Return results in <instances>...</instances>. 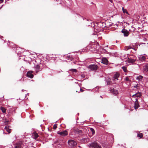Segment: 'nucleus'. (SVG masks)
<instances>
[{
	"label": "nucleus",
	"instance_id": "obj_19",
	"mask_svg": "<svg viewBox=\"0 0 148 148\" xmlns=\"http://www.w3.org/2000/svg\"><path fill=\"white\" fill-rule=\"evenodd\" d=\"M141 93L139 92L135 94L134 95H133L132 96V97H134L135 96L136 97H140L141 96Z\"/></svg>",
	"mask_w": 148,
	"mask_h": 148
},
{
	"label": "nucleus",
	"instance_id": "obj_2",
	"mask_svg": "<svg viewBox=\"0 0 148 148\" xmlns=\"http://www.w3.org/2000/svg\"><path fill=\"white\" fill-rule=\"evenodd\" d=\"M68 143L69 145L71 147H75V146L77 144V143L73 140H70L68 141Z\"/></svg>",
	"mask_w": 148,
	"mask_h": 148
},
{
	"label": "nucleus",
	"instance_id": "obj_12",
	"mask_svg": "<svg viewBox=\"0 0 148 148\" xmlns=\"http://www.w3.org/2000/svg\"><path fill=\"white\" fill-rule=\"evenodd\" d=\"M139 107V105L138 103V101L137 99H136V101L135 102L134 104V108L135 109H136Z\"/></svg>",
	"mask_w": 148,
	"mask_h": 148
},
{
	"label": "nucleus",
	"instance_id": "obj_34",
	"mask_svg": "<svg viewBox=\"0 0 148 148\" xmlns=\"http://www.w3.org/2000/svg\"><path fill=\"white\" fill-rule=\"evenodd\" d=\"M88 25L89 26H91V27L93 26L92 23H90V24L88 23Z\"/></svg>",
	"mask_w": 148,
	"mask_h": 148
},
{
	"label": "nucleus",
	"instance_id": "obj_42",
	"mask_svg": "<svg viewBox=\"0 0 148 148\" xmlns=\"http://www.w3.org/2000/svg\"><path fill=\"white\" fill-rule=\"evenodd\" d=\"M76 92H77V90H76Z\"/></svg>",
	"mask_w": 148,
	"mask_h": 148
},
{
	"label": "nucleus",
	"instance_id": "obj_4",
	"mask_svg": "<svg viewBox=\"0 0 148 148\" xmlns=\"http://www.w3.org/2000/svg\"><path fill=\"white\" fill-rule=\"evenodd\" d=\"M74 132L75 133L78 134L80 135H82L83 134L82 131L77 128H75L74 129Z\"/></svg>",
	"mask_w": 148,
	"mask_h": 148
},
{
	"label": "nucleus",
	"instance_id": "obj_26",
	"mask_svg": "<svg viewBox=\"0 0 148 148\" xmlns=\"http://www.w3.org/2000/svg\"><path fill=\"white\" fill-rule=\"evenodd\" d=\"M132 48L130 46H126L124 47V50L126 51H127L129 49Z\"/></svg>",
	"mask_w": 148,
	"mask_h": 148
},
{
	"label": "nucleus",
	"instance_id": "obj_1",
	"mask_svg": "<svg viewBox=\"0 0 148 148\" xmlns=\"http://www.w3.org/2000/svg\"><path fill=\"white\" fill-rule=\"evenodd\" d=\"M90 148H102L101 147L98 143H92L90 146Z\"/></svg>",
	"mask_w": 148,
	"mask_h": 148
},
{
	"label": "nucleus",
	"instance_id": "obj_18",
	"mask_svg": "<svg viewBox=\"0 0 148 148\" xmlns=\"http://www.w3.org/2000/svg\"><path fill=\"white\" fill-rule=\"evenodd\" d=\"M9 127L8 126H5V129L8 133H10L11 132V130L9 128Z\"/></svg>",
	"mask_w": 148,
	"mask_h": 148
},
{
	"label": "nucleus",
	"instance_id": "obj_14",
	"mask_svg": "<svg viewBox=\"0 0 148 148\" xmlns=\"http://www.w3.org/2000/svg\"><path fill=\"white\" fill-rule=\"evenodd\" d=\"M136 58L134 57V59H128V63H133L136 60Z\"/></svg>",
	"mask_w": 148,
	"mask_h": 148
},
{
	"label": "nucleus",
	"instance_id": "obj_35",
	"mask_svg": "<svg viewBox=\"0 0 148 148\" xmlns=\"http://www.w3.org/2000/svg\"><path fill=\"white\" fill-rule=\"evenodd\" d=\"M84 91V90L82 88L80 89V91L81 92H83Z\"/></svg>",
	"mask_w": 148,
	"mask_h": 148
},
{
	"label": "nucleus",
	"instance_id": "obj_22",
	"mask_svg": "<svg viewBox=\"0 0 148 148\" xmlns=\"http://www.w3.org/2000/svg\"><path fill=\"white\" fill-rule=\"evenodd\" d=\"M1 110L3 113L6 112V109L3 107H1L0 108Z\"/></svg>",
	"mask_w": 148,
	"mask_h": 148
},
{
	"label": "nucleus",
	"instance_id": "obj_36",
	"mask_svg": "<svg viewBox=\"0 0 148 148\" xmlns=\"http://www.w3.org/2000/svg\"><path fill=\"white\" fill-rule=\"evenodd\" d=\"M7 120L6 119H3V122H4L5 123H6V122L7 121Z\"/></svg>",
	"mask_w": 148,
	"mask_h": 148
},
{
	"label": "nucleus",
	"instance_id": "obj_16",
	"mask_svg": "<svg viewBox=\"0 0 148 148\" xmlns=\"http://www.w3.org/2000/svg\"><path fill=\"white\" fill-rule=\"evenodd\" d=\"M119 74L118 73H116L114 75V79L118 80V78L119 76Z\"/></svg>",
	"mask_w": 148,
	"mask_h": 148
},
{
	"label": "nucleus",
	"instance_id": "obj_31",
	"mask_svg": "<svg viewBox=\"0 0 148 148\" xmlns=\"http://www.w3.org/2000/svg\"><path fill=\"white\" fill-rule=\"evenodd\" d=\"M71 71L73 72H77V70L75 69H73L71 70Z\"/></svg>",
	"mask_w": 148,
	"mask_h": 148
},
{
	"label": "nucleus",
	"instance_id": "obj_40",
	"mask_svg": "<svg viewBox=\"0 0 148 148\" xmlns=\"http://www.w3.org/2000/svg\"><path fill=\"white\" fill-rule=\"evenodd\" d=\"M3 0H0V1H1V2H3Z\"/></svg>",
	"mask_w": 148,
	"mask_h": 148
},
{
	"label": "nucleus",
	"instance_id": "obj_41",
	"mask_svg": "<svg viewBox=\"0 0 148 148\" xmlns=\"http://www.w3.org/2000/svg\"><path fill=\"white\" fill-rule=\"evenodd\" d=\"M95 26V25H93V27H94Z\"/></svg>",
	"mask_w": 148,
	"mask_h": 148
},
{
	"label": "nucleus",
	"instance_id": "obj_17",
	"mask_svg": "<svg viewBox=\"0 0 148 148\" xmlns=\"http://www.w3.org/2000/svg\"><path fill=\"white\" fill-rule=\"evenodd\" d=\"M35 68L36 69V73H37L40 70V67L39 65H36Z\"/></svg>",
	"mask_w": 148,
	"mask_h": 148
},
{
	"label": "nucleus",
	"instance_id": "obj_20",
	"mask_svg": "<svg viewBox=\"0 0 148 148\" xmlns=\"http://www.w3.org/2000/svg\"><path fill=\"white\" fill-rule=\"evenodd\" d=\"M92 47H93L94 48H95V49H98L99 48V45L97 46V44L92 45Z\"/></svg>",
	"mask_w": 148,
	"mask_h": 148
},
{
	"label": "nucleus",
	"instance_id": "obj_33",
	"mask_svg": "<svg viewBox=\"0 0 148 148\" xmlns=\"http://www.w3.org/2000/svg\"><path fill=\"white\" fill-rule=\"evenodd\" d=\"M9 121H7L6 122V123H5V125H7L8 124H9Z\"/></svg>",
	"mask_w": 148,
	"mask_h": 148
},
{
	"label": "nucleus",
	"instance_id": "obj_23",
	"mask_svg": "<svg viewBox=\"0 0 148 148\" xmlns=\"http://www.w3.org/2000/svg\"><path fill=\"white\" fill-rule=\"evenodd\" d=\"M143 78V76L141 75H139L136 77V79L139 81H140Z\"/></svg>",
	"mask_w": 148,
	"mask_h": 148
},
{
	"label": "nucleus",
	"instance_id": "obj_24",
	"mask_svg": "<svg viewBox=\"0 0 148 148\" xmlns=\"http://www.w3.org/2000/svg\"><path fill=\"white\" fill-rule=\"evenodd\" d=\"M144 70L145 71H148V64L145 65L144 66Z\"/></svg>",
	"mask_w": 148,
	"mask_h": 148
},
{
	"label": "nucleus",
	"instance_id": "obj_32",
	"mask_svg": "<svg viewBox=\"0 0 148 148\" xmlns=\"http://www.w3.org/2000/svg\"><path fill=\"white\" fill-rule=\"evenodd\" d=\"M125 80L126 81H129V78L128 77H126L125 78Z\"/></svg>",
	"mask_w": 148,
	"mask_h": 148
},
{
	"label": "nucleus",
	"instance_id": "obj_15",
	"mask_svg": "<svg viewBox=\"0 0 148 148\" xmlns=\"http://www.w3.org/2000/svg\"><path fill=\"white\" fill-rule=\"evenodd\" d=\"M32 135L34 136V138L36 139L39 136L38 134L36 133V131H34L33 133L32 134Z\"/></svg>",
	"mask_w": 148,
	"mask_h": 148
},
{
	"label": "nucleus",
	"instance_id": "obj_27",
	"mask_svg": "<svg viewBox=\"0 0 148 148\" xmlns=\"http://www.w3.org/2000/svg\"><path fill=\"white\" fill-rule=\"evenodd\" d=\"M122 10L123 12L124 13H126L127 14H128V12L127 10L126 9H124V8L123 7L122 8Z\"/></svg>",
	"mask_w": 148,
	"mask_h": 148
},
{
	"label": "nucleus",
	"instance_id": "obj_37",
	"mask_svg": "<svg viewBox=\"0 0 148 148\" xmlns=\"http://www.w3.org/2000/svg\"><path fill=\"white\" fill-rule=\"evenodd\" d=\"M110 2H111V3H113V1L112 0H108Z\"/></svg>",
	"mask_w": 148,
	"mask_h": 148
},
{
	"label": "nucleus",
	"instance_id": "obj_21",
	"mask_svg": "<svg viewBox=\"0 0 148 148\" xmlns=\"http://www.w3.org/2000/svg\"><path fill=\"white\" fill-rule=\"evenodd\" d=\"M143 136V134L142 133H139L137 134V137H139L140 138H142Z\"/></svg>",
	"mask_w": 148,
	"mask_h": 148
},
{
	"label": "nucleus",
	"instance_id": "obj_29",
	"mask_svg": "<svg viewBox=\"0 0 148 148\" xmlns=\"http://www.w3.org/2000/svg\"><path fill=\"white\" fill-rule=\"evenodd\" d=\"M90 131L92 133V134H95V131L92 128H90Z\"/></svg>",
	"mask_w": 148,
	"mask_h": 148
},
{
	"label": "nucleus",
	"instance_id": "obj_10",
	"mask_svg": "<svg viewBox=\"0 0 148 148\" xmlns=\"http://www.w3.org/2000/svg\"><path fill=\"white\" fill-rule=\"evenodd\" d=\"M101 63L107 65L108 64V61L106 58H103L101 59Z\"/></svg>",
	"mask_w": 148,
	"mask_h": 148
},
{
	"label": "nucleus",
	"instance_id": "obj_30",
	"mask_svg": "<svg viewBox=\"0 0 148 148\" xmlns=\"http://www.w3.org/2000/svg\"><path fill=\"white\" fill-rule=\"evenodd\" d=\"M57 128V124H55L54 125L53 127V129L55 130Z\"/></svg>",
	"mask_w": 148,
	"mask_h": 148
},
{
	"label": "nucleus",
	"instance_id": "obj_3",
	"mask_svg": "<svg viewBox=\"0 0 148 148\" xmlns=\"http://www.w3.org/2000/svg\"><path fill=\"white\" fill-rule=\"evenodd\" d=\"M89 69L92 71H95L97 69V65L95 64H91L89 66Z\"/></svg>",
	"mask_w": 148,
	"mask_h": 148
},
{
	"label": "nucleus",
	"instance_id": "obj_5",
	"mask_svg": "<svg viewBox=\"0 0 148 148\" xmlns=\"http://www.w3.org/2000/svg\"><path fill=\"white\" fill-rule=\"evenodd\" d=\"M15 148H22V143L21 142H19L16 143L14 145Z\"/></svg>",
	"mask_w": 148,
	"mask_h": 148
},
{
	"label": "nucleus",
	"instance_id": "obj_11",
	"mask_svg": "<svg viewBox=\"0 0 148 148\" xmlns=\"http://www.w3.org/2000/svg\"><path fill=\"white\" fill-rule=\"evenodd\" d=\"M121 32L123 34L124 36H127L129 35V32L127 30L123 29Z\"/></svg>",
	"mask_w": 148,
	"mask_h": 148
},
{
	"label": "nucleus",
	"instance_id": "obj_8",
	"mask_svg": "<svg viewBox=\"0 0 148 148\" xmlns=\"http://www.w3.org/2000/svg\"><path fill=\"white\" fill-rule=\"evenodd\" d=\"M139 60L141 62H143L145 61L146 60V57L145 56H143L142 55H140L138 57Z\"/></svg>",
	"mask_w": 148,
	"mask_h": 148
},
{
	"label": "nucleus",
	"instance_id": "obj_13",
	"mask_svg": "<svg viewBox=\"0 0 148 148\" xmlns=\"http://www.w3.org/2000/svg\"><path fill=\"white\" fill-rule=\"evenodd\" d=\"M111 92L114 94L117 95L118 94V90L116 89L113 88L110 90Z\"/></svg>",
	"mask_w": 148,
	"mask_h": 148
},
{
	"label": "nucleus",
	"instance_id": "obj_25",
	"mask_svg": "<svg viewBox=\"0 0 148 148\" xmlns=\"http://www.w3.org/2000/svg\"><path fill=\"white\" fill-rule=\"evenodd\" d=\"M134 57H136L134 55H130L128 57V59H132L134 58Z\"/></svg>",
	"mask_w": 148,
	"mask_h": 148
},
{
	"label": "nucleus",
	"instance_id": "obj_38",
	"mask_svg": "<svg viewBox=\"0 0 148 148\" xmlns=\"http://www.w3.org/2000/svg\"><path fill=\"white\" fill-rule=\"evenodd\" d=\"M110 83V82L109 81H108V82H107V84H109Z\"/></svg>",
	"mask_w": 148,
	"mask_h": 148
},
{
	"label": "nucleus",
	"instance_id": "obj_7",
	"mask_svg": "<svg viewBox=\"0 0 148 148\" xmlns=\"http://www.w3.org/2000/svg\"><path fill=\"white\" fill-rule=\"evenodd\" d=\"M33 73V71H28L27 73V76L31 78H32L34 77V75L32 74Z\"/></svg>",
	"mask_w": 148,
	"mask_h": 148
},
{
	"label": "nucleus",
	"instance_id": "obj_28",
	"mask_svg": "<svg viewBox=\"0 0 148 148\" xmlns=\"http://www.w3.org/2000/svg\"><path fill=\"white\" fill-rule=\"evenodd\" d=\"M122 69H123L124 72H127V70L126 67L124 66H123L122 67Z\"/></svg>",
	"mask_w": 148,
	"mask_h": 148
},
{
	"label": "nucleus",
	"instance_id": "obj_6",
	"mask_svg": "<svg viewBox=\"0 0 148 148\" xmlns=\"http://www.w3.org/2000/svg\"><path fill=\"white\" fill-rule=\"evenodd\" d=\"M106 23V22L105 23L102 22H99L98 23H97V26L99 27L103 28L105 27V25H103V24H104L105 25Z\"/></svg>",
	"mask_w": 148,
	"mask_h": 148
},
{
	"label": "nucleus",
	"instance_id": "obj_39",
	"mask_svg": "<svg viewBox=\"0 0 148 148\" xmlns=\"http://www.w3.org/2000/svg\"><path fill=\"white\" fill-rule=\"evenodd\" d=\"M77 88H79L80 87L79 85H78L77 86Z\"/></svg>",
	"mask_w": 148,
	"mask_h": 148
},
{
	"label": "nucleus",
	"instance_id": "obj_9",
	"mask_svg": "<svg viewBox=\"0 0 148 148\" xmlns=\"http://www.w3.org/2000/svg\"><path fill=\"white\" fill-rule=\"evenodd\" d=\"M58 134L61 136H65L67 135L68 132L66 130H65L63 132H58Z\"/></svg>",
	"mask_w": 148,
	"mask_h": 148
}]
</instances>
